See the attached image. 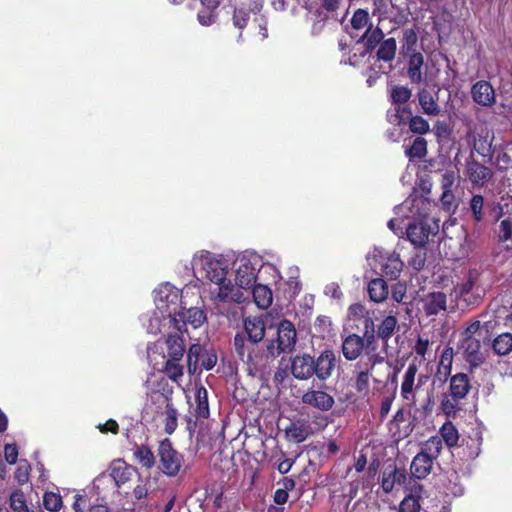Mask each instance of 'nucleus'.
I'll use <instances>...</instances> for the list:
<instances>
[{"label": "nucleus", "instance_id": "obj_1", "mask_svg": "<svg viewBox=\"0 0 512 512\" xmlns=\"http://www.w3.org/2000/svg\"><path fill=\"white\" fill-rule=\"evenodd\" d=\"M472 390L471 379L465 373L450 377L449 390L441 395L440 409L447 418L455 419L465 411L468 395Z\"/></svg>", "mask_w": 512, "mask_h": 512}, {"label": "nucleus", "instance_id": "obj_2", "mask_svg": "<svg viewBox=\"0 0 512 512\" xmlns=\"http://www.w3.org/2000/svg\"><path fill=\"white\" fill-rule=\"evenodd\" d=\"M233 346L238 358L247 365L249 371L266 368L271 363L267 345L260 349V343L247 338L245 334L237 333Z\"/></svg>", "mask_w": 512, "mask_h": 512}, {"label": "nucleus", "instance_id": "obj_3", "mask_svg": "<svg viewBox=\"0 0 512 512\" xmlns=\"http://www.w3.org/2000/svg\"><path fill=\"white\" fill-rule=\"evenodd\" d=\"M297 343V331L295 325L287 320L282 319L277 324L276 338L267 340V355L273 362L281 354H290L294 351Z\"/></svg>", "mask_w": 512, "mask_h": 512}, {"label": "nucleus", "instance_id": "obj_4", "mask_svg": "<svg viewBox=\"0 0 512 512\" xmlns=\"http://www.w3.org/2000/svg\"><path fill=\"white\" fill-rule=\"evenodd\" d=\"M180 291L169 283L162 285L155 295V303L158 310L162 314H166L172 318L175 328L181 332V327L178 326V318L180 310H185L181 299Z\"/></svg>", "mask_w": 512, "mask_h": 512}, {"label": "nucleus", "instance_id": "obj_5", "mask_svg": "<svg viewBox=\"0 0 512 512\" xmlns=\"http://www.w3.org/2000/svg\"><path fill=\"white\" fill-rule=\"evenodd\" d=\"M158 456L161 463V470L167 476H176L182 465V455L173 448L170 439L165 438L158 446Z\"/></svg>", "mask_w": 512, "mask_h": 512}, {"label": "nucleus", "instance_id": "obj_6", "mask_svg": "<svg viewBox=\"0 0 512 512\" xmlns=\"http://www.w3.org/2000/svg\"><path fill=\"white\" fill-rule=\"evenodd\" d=\"M465 175L474 187L483 188L492 180L494 172L492 168L476 160L472 150L465 161Z\"/></svg>", "mask_w": 512, "mask_h": 512}, {"label": "nucleus", "instance_id": "obj_7", "mask_svg": "<svg viewBox=\"0 0 512 512\" xmlns=\"http://www.w3.org/2000/svg\"><path fill=\"white\" fill-rule=\"evenodd\" d=\"M494 324L492 321L481 322L479 319H471L466 328L461 332V337L478 339L481 344H489L492 338Z\"/></svg>", "mask_w": 512, "mask_h": 512}, {"label": "nucleus", "instance_id": "obj_8", "mask_svg": "<svg viewBox=\"0 0 512 512\" xmlns=\"http://www.w3.org/2000/svg\"><path fill=\"white\" fill-rule=\"evenodd\" d=\"M314 357L308 353L297 354L290 359V372L298 380H308L314 376Z\"/></svg>", "mask_w": 512, "mask_h": 512}, {"label": "nucleus", "instance_id": "obj_9", "mask_svg": "<svg viewBox=\"0 0 512 512\" xmlns=\"http://www.w3.org/2000/svg\"><path fill=\"white\" fill-rule=\"evenodd\" d=\"M438 231H432L431 226L426 221H418L410 223L406 229L407 239L415 248H425L430 235H434Z\"/></svg>", "mask_w": 512, "mask_h": 512}, {"label": "nucleus", "instance_id": "obj_10", "mask_svg": "<svg viewBox=\"0 0 512 512\" xmlns=\"http://www.w3.org/2000/svg\"><path fill=\"white\" fill-rule=\"evenodd\" d=\"M336 363V353L330 349L323 350L316 359L314 358V376L320 381H326L332 376Z\"/></svg>", "mask_w": 512, "mask_h": 512}, {"label": "nucleus", "instance_id": "obj_11", "mask_svg": "<svg viewBox=\"0 0 512 512\" xmlns=\"http://www.w3.org/2000/svg\"><path fill=\"white\" fill-rule=\"evenodd\" d=\"M301 402L322 412L329 411L335 404V400L332 395L325 391L314 389L307 390L302 395Z\"/></svg>", "mask_w": 512, "mask_h": 512}, {"label": "nucleus", "instance_id": "obj_12", "mask_svg": "<svg viewBox=\"0 0 512 512\" xmlns=\"http://www.w3.org/2000/svg\"><path fill=\"white\" fill-rule=\"evenodd\" d=\"M461 348L463 349L464 359L471 367H478L485 361L482 352V344L478 339H469L461 337Z\"/></svg>", "mask_w": 512, "mask_h": 512}, {"label": "nucleus", "instance_id": "obj_13", "mask_svg": "<svg viewBox=\"0 0 512 512\" xmlns=\"http://www.w3.org/2000/svg\"><path fill=\"white\" fill-rule=\"evenodd\" d=\"M417 372L418 366L416 363H410L404 372L400 386V393L403 400L410 401L412 403H415V390L419 388L416 383Z\"/></svg>", "mask_w": 512, "mask_h": 512}, {"label": "nucleus", "instance_id": "obj_14", "mask_svg": "<svg viewBox=\"0 0 512 512\" xmlns=\"http://www.w3.org/2000/svg\"><path fill=\"white\" fill-rule=\"evenodd\" d=\"M288 439L295 443L304 442L309 436L314 434V430L309 420L298 418L293 420L285 429Z\"/></svg>", "mask_w": 512, "mask_h": 512}, {"label": "nucleus", "instance_id": "obj_15", "mask_svg": "<svg viewBox=\"0 0 512 512\" xmlns=\"http://www.w3.org/2000/svg\"><path fill=\"white\" fill-rule=\"evenodd\" d=\"M473 100L481 106H491L495 103V92L490 82L480 80L471 88Z\"/></svg>", "mask_w": 512, "mask_h": 512}, {"label": "nucleus", "instance_id": "obj_16", "mask_svg": "<svg viewBox=\"0 0 512 512\" xmlns=\"http://www.w3.org/2000/svg\"><path fill=\"white\" fill-rule=\"evenodd\" d=\"M406 479L407 474L405 469H399L396 465H388L383 471L381 482L382 489L384 492L390 493L394 489L395 484H405Z\"/></svg>", "mask_w": 512, "mask_h": 512}, {"label": "nucleus", "instance_id": "obj_17", "mask_svg": "<svg viewBox=\"0 0 512 512\" xmlns=\"http://www.w3.org/2000/svg\"><path fill=\"white\" fill-rule=\"evenodd\" d=\"M216 285L218 286V292L215 295V300L219 302H243V293L240 288L235 287L227 277H225V280L217 282Z\"/></svg>", "mask_w": 512, "mask_h": 512}, {"label": "nucleus", "instance_id": "obj_18", "mask_svg": "<svg viewBox=\"0 0 512 512\" xmlns=\"http://www.w3.org/2000/svg\"><path fill=\"white\" fill-rule=\"evenodd\" d=\"M342 353L346 360L354 361L359 358L364 348V338L353 333L344 338L342 342Z\"/></svg>", "mask_w": 512, "mask_h": 512}, {"label": "nucleus", "instance_id": "obj_19", "mask_svg": "<svg viewBox=\"0 0 512 512\" xmlns=\"http://www.w3.org/2000/svg\"><path fill=\"white\" fill-rule=\"evenodd\" d=\"M177 318L178 326L181 327V329L187 324H190L193 328H198L207 320L205 311L199 307L180 310Z\"/></svg>", "mask_w": 512, "mask_h": 512}, {"label": "nucleus", "instance_id": "obj_20", "mask_svg": "<svg viewBox=\"0 0 512 512\" xmlns=\"http://www.w3.org/2000/svg\"><path fill=\"white\" fill-rule=\"evenodd\" d=\"M244 332L247 338L261 343L265 337L266 324L262 317H247L243 322Z\"/></svg>", "mask_w": 512, "mask_h": 512}, {"label": "nucleus", "instance_id": "obj_21", "mask_svg": "<svg viewBox=\"0 0 512 512\" xmlns=\"http://www.w3.org/2000/svg\"><path fill=\"white\" fill-rule=\"evenodd\" d=\"M235 281L239 288L251 289L256 282L255 267L249 261L241 263L236 270Z\"/></svg>", "mask_w": 512, "mask_h": 512}, {"label": "nucleus", "instance_id": "obj_22", "mask_svg": "<svg viewBox=\"0 0 512 512\" xmlns=\"http://www.w3.org/2000/svg\"><path fill=\"white\" fill-rule=\"evenodd\" d=\"M434 459L430 458L424 453L419 452L412 460L410 471L412 476L417 479L426 478L433 467Z\"/></svg>", "mask_w": 512, "mask_h": 512}, {"label": "nucleus", "instance_id": "obj_23", "mask_svg": "<svg viewBox=\"0 0 512 512\" xmlns=\"http://www.w3.org/2000/svg\"><path fill=\"white\" fill-rule=\"evenodd\" d=\"M447 307V297L444 292H431L427 295L424 302V311L426 315H437L440 311H445Z\"/></svg>", "mask_w": 512, "mask_h": 512}, {"label": "nucleus", "instance_id": "obj_24", "mask_svg": "<svg viewBox=\"0 0 512 512\" xmlns=\"http://www.w3.org/2000/svg\"><path fill=\"white\" fill-rule=\"evenodd\" d=\"M133 471V466L119 459L112 463L110 476L114 480L116 487H120L131 479Z\"/></svg>", "mask_w": 512, "mask_h": 512}, {"label": "nucleus", "instance_id": "obj_25", "mask_svg": "<svg viewBox=\"0 0 512 512\" xmlns=\"http://www.w3.org/2000/svg\"><path fill=\"white\" fill-rule=\"evenodd\" d=\"M167 346V357L173 360H183L185 355V343L183 337L178 334H169L165 340Z\"/></svg>", "mask_w": 512, "mask_h": 512}, {"label": "nucleus", "instance_id": "obj_26", "mask_svg": "<svg viewBox=\"0 0 512 512\" xmlns=\"http://www.w3.org/2000/svg\"><path fill=\"white\" fill-rule=\"evenodd\" d=\"M203 269L206 273V278L213 283L225 280L228 270L223 262L216 259H206L203 264Z\"/></svg>", "mask_w": 512, "mask_h": 512}, {"label": "nucleus", "instance_id": "obj_27", "mask_svg": "<svg viewBox=\"0 0 512 512\" xmlns=\"http://www.w3.org/2000/svg\"><path fill=\"white\" fill-rule=\"evenodd\" d=\"M481 441L479 438L466 437L463 438L461 444L458 446V456L464 460H474L480 453Z\"/></svg>", "mask_w": 512, "mask_h": 512}, {"label": "nucleus", "instance_id": "obj_28", "mask_svg": "<svg viewBox=\"0 0 512 512\" xmlns=\"http://www.w3.org/2000/svg\"><path fill=\"white\" fill-rule=\"evenodd\" d=\"M132 451L134 461L141 467L150 470L155 466L156 457L149 446L144 444H135Z\"/></svg>", "mask_w": 512, "mask_h": 512}, {"label": "nucleus", "instance_id": "obj_29", "mask_svg": "<svg viewBox=\"0 0 512 512\" xmlns=\"http://www.w3.org/2000/svg\"><path fill=\"white\" fill-rule=\"evenodd\" d=\"M408 57L407 76L411 83L419 84L423 81L422 67L424 65V57L422 53H412Z\"/></svg>", "mask_w": 512, "mask_h": 512}, {"label": "nucleus", "instance_id": "obj_30", "mask_svg": "<svg viewBox=\"0 0 512 512\" xmlns=\"http://www.w3.org/2000/svg\"><path fill=\"white\" fill-rule=\"evenodd\" d=\"M162 397L165 402L164 431L171 435L178 426V411L173 405L172 399L168 394H163Z\"/></svg>", "mask_w": 512, "mask_h": 512}, {"label": "nucleus", "instance_id": "obj_31", "mask_svg": "<svg viewBox=\"0 0 512 512\" xmlns=\"http://www.w3.org/2000/svg\"><path fill=\"white\" fill-rule=\"evenodd\" d=\"M398 329L399 325L396 316L388 315L378 324L376 330L377 337L381 339L383 344L386 346L388 344V340Z\"/></svg>", "mask_w": 512, "mask_h": 512}, {"label": "nucleus", "instance_id": "obj_32", "mask_svg": "<svg viewBox=\"0 0 512 512\" xmlns=\"http://www.w3.org/2000/svg\"><path fill=\"white\" fill-rule=\"evenodd\" d=\"M367 290L371 301L375 303L383 302L389 294L388 285L382 278L372 279L368 283Z\"/></svg>", "mask_w": 512, "mask_h": 512}, {"label": "nucleus", "instance_id": "obj_33", "mask_svg": "<svg viewBox=\"0 0 512 512\" xmlns=\"http://www.w3.org/2000/svg\"><path fill=\"white\" fill-rule=\"evenodd\" d=\"M384 32L378 26L373 27L372 24H369L365 33L362 36V40L364 41L365 49L367 52H372L377 46H379L384 39Z\"/></svg>", "mask_w": 512, "mask_h": 512}, {"label": "nucleus", "instance_id": "obj_34", "mask_svg": "<svg viewBox=\"0 0 512 512\" xmlns=\"http://www.w3.org/2000/svg\"><path fill=\"white\" fill-rule=\"evenodd\" d=\"M251 289L253 300L257 307L260 309H267L270 307L273 301V294L268 286L262 284H254Z\"/></svg>", "mask_w": 512, "mask_h": 512}, {"label": "nucleus", "instance_id": "obj_35", "mask_svg": "<svg viewBox=\"0 0 512 512\" xmlns=\"http://www.w3.org/2000/svg\"><path fill=\"white\" fill-rule=\"evenodd\" d=\"M491 345L494 353L498 356H507L512 352V333L503 332L497 335Z\"/></svg>", "mask_w": 512, "mask_h": 512}, {"label": "nucleus", "instance_id": "obj_36", "mask_svg": "<svg viewBox=\"0 0 512 512\" xmlns=\"http://www.w3.org/2000/svg\"><path fill=\"white\" fill-rule=\"evenodd\" d=\"M403 268V262L399 255L392 254L381 265V271L390 280H395L399 277Z\"/></svg>", "mask_w": 512, "mask_h": 512}, {"label": "nucleus", "instance_id": "obj_37", "mask_svg": "<svg viewBox=\"0 0 512 512\" xmlns=\"http://www.w3.org/2000/svg\"><path fill=\"white\" fill-rule=\"evenodd\" d=\"M419 104L424 114L428 116H437L440 113V107L435 101L433 95L426 89L418 92Z\"/></svg>", "mask_w": 512, "mask_h": 512}, {"label": "nucleus", "instance_id": "obj_38", "mask_svg": "<svg viewBox=\"0 0 512 512\" xmlns=\"http://www.w3.org/2000/svg\"><path fill=\"white\" fill-rule=\"evenodd\" d=\"M195 401V416L197 418L207 419L210 415V410L208 403V391L204 386H200L196 389Z\"/></svg>", "mask_w": 512, "mask_h": 512}, {"label": "nucleus", "instance_id": "obj_39", "mask_svg": "<svg viewBox=\"0 0 512 512\" xmlns=\"http://www.w3.org/2000/svg\"><path fill=\"white\" fill-rule=\"evenodd\" d=\"M279 485H281V488H278L273 495V500L277 505H283L288 500V492L292 491L295 486L296 482L293 478L290 477H283L279 482Z\"/></svg>", "mask_w": 512, "mask_h": 512}, {"label": "nucleus", "instance_id": "obj_40", "mask_svg": "<svg viewBox=\"0 0 512 512\" xmlns=\"http://www.w3.org/2000/svg\"><path fill=\"white\" fill-rule=\"evenodd\" d=\"M438 437L442 438V443L444 442L447 447L452 448L457 446L459 433L455 425L448 421L445 422L439 429Z\"/></svg>", "mask_w": 512, "mask_h": 512}, {"label": "nucleus", "instance_id": "obj_41", "mask_svg": "<svg viewBox=\"0 0 512 512\" xmlns=\"http://www.w3.org/2000/svg\"><path fill=\"white\" fill-rule=\"evenodd\" d=\"M397 42L393 37L385 39L377 50V59L384 62H391L396 55Z\"/></svg>", "mask_w": 512, "mask_h": 512}, {"label": "nucleus", "instance_id": "obj_42", "mask_svg": "<svg viewBox=\"0 0 512 512\" xmlns=\"http://www.w3.org/2000/svg\"><path fill=\"white\" fill-rule=\"evenodd\" d=\"M418 42V36L414 29H405L403 31V38L401 42V54L404 57L412 55V53H418L416 51Z\"/></svg>", "mask_w": 512, "mask_h": 512}, {"label": "nucleus", "instance_id": "obj_43", "mask_svg": "<svg viewBox=\"0 0 512 512\" xmlns=\"http://www.w3.org/2000/svg\"><path fill=\"white\" fill-rule=\"evenodd\" d=\"M427 152V141L421 136L416 137L412 144L405 149V155L409 160L423 159Z\"/></svg>", "mask_w": 512, "mask_h": 512}, {"label": "nucleus", "instance_id": "obj_44", "mask_svg": "<svg viewBox=\"0 0 512 512\" xmlns=\"http://www.w3.org/2000/svg\"><path fill=\"white\" fill-rule=\"evenodd\" d=\"M442 448V438L434 435L421 444L420 452L435 460L441 454Z\"/></svg>", "mask_w": 512, "mask_h": 512}, {"label": "nucleus", "instance_id": "obj_45", "mask_svg": "<svg viewBox=\"0 0 512 512\" xmlns=\"http://www.w3.org/2000/svg\"><path fill=\"white\" fill-rule=\"evenodd\" d=\"M364 335L362 338H364V348L367 351V353L375 352L377 350L376 345V336H375V329H374V322L372 318L365 317L364 320Z\"/></svg>", "mask_w": 512, "mask_h": 512}, {"label": "nucleus", "instance_id": "obj_46", "mask_svg": "<svg viewBox=\"0 0 512 512\" xmlns=\"http://www.w3.org/2000/svg\"><path fill=\"white\" fill-rule=\"evenodd\" d=\"M469 210L472 218L476 223H480L485 219V199L480 194H475L469 201Z\"/></svg>", "mask_w": 512, "mask_h": 512}, {"label": "nucleus", "instance_id": "obj_47", "mask_svg": "<svg viewBox=\"0 0 512 512\" xmlns=\"http://www.w3.org/2000/svg\"><path fill=\"white\" fill-rule=\"evenodd\" d=\"M181 362L180 360L167 359L162 368V372L172 381L178 382L184 375V365L181 364Z\"/></svg>", "mask_w": 512, "mask_h": 512}, {"label": "nucleus", "instance_id": "obj_48", "mask_svg": "<svg viewBox=\"0 0 512 512\" xmlns=\"http://www.w3.org/2000/svg\"><path fill=\"white\" fill-rule=\"evenodd\" d=\"M473 150H475L485 161L490 162L493 157L492 140L488 136L474 139Z\"/></svg>", "mask_w": 512, "mask_h": 512}, {"label": "nucleus", "instance_id": "obj_49", "mask_svg": "<svg viewBox=\"0 0 512 512\" xmlns=\"http://www.w3.org/2000/svg\"><path fill=\"white\" fill-rule=\"evenodd\" d=\"M9 506L13 512H34L29 509L25 494L20 489H16L11 492L9 497Z\"/></svg>", "mask_w": 512, "mask_h": 512}, {"label": "nucleus", "instance_id": "obj_50", "mask_svg": "<svg viewBox=\"0 0 512 512\" xmlns=\"http://www.w3.org/2000/svg\"><path fill=\"white\" fill-rule=\"evenodd\" d=\"M411 96V89L402 85L393 86L390 92V100L394 105L406 104L410 100Z\"/></svg>", "mask_w": 512, "mask_h": 512}, {"label": "nucleus", "instance_id": "obj_51", "mask_svg": "<svg viewBox=\"0 0 512 512\" xmlns=\"http://www.w3.org/2000/svg\"><path fill=\"white\" fill-rule=\"evenodd\" d=\"M386 378L384 380V386L392 390V394H396L398 384V369L392 368L390 363H385ZM375 383H382L383 380L377 377L373 378Z\"/></svg>", "mask_w": 512, "mask_h": 512}, {"label": "nucleus", "instance_id": "obj_52", "mask_svg": "<svg viewBox=\"0 0 512 512\" xmlns=\"http://www.w3.org/2000/svg\"><path fill=\"white\" fill-rule=\"evenodd\" d=\"M204 352L203 347L200 344H192L189 347L187 353V365L189 373H195L198 368V363Z\"/></svg>", "mask_w": 512, "mask_h": 512}, {"label": "nucleus", "instance_id": "obj_53", "mask_svg": "<svg viewBox=\"0 0 512 512\" xmlns=\"http://www.w3.org/2000/svg\"><path fill=\"white\" fill-rule=\"evenodd\" d=\"M63 502L60 494L47 491L43 495V506L46 510L57 512L62 508Z\"/></svg>", "mask_w": 512, "mask_h": 512}, {"label": "nucleus", "instance_id": "obj_54", "mask_svg": "<svg viewBox=\"0 0 512 512\" xmlns=\"http://www.w3.org/2000/svg\"><path fill=\"white\" fill-rule=\"evenodd\" d=\"M407 124L410 131L414 134L423 135L430 131L428 121L419 115L412 116Z\"/></svg>", "mask_w": 512, "mask_h": 512}, {"label": "nucleus", "instance_id": "obj_55", "mask_svg": "<svg viewBox=\"0 0 512 512\" xmlns=\"http://www.w3.org/2000/svg\"><path fill=\"white\" fill-rule=\"evenodd\" d=\"M372 371L366 369L364 371H359L354 379L353 387L358 393H367L369 389L370 377L372 376Z\"/></svg>", "mask_w": 512, "mask_h": 512}, {"label": "nucleus", "instance_id": "obj_56", "mask_svg": "<svg viewBox=\"0 0 512 512\" xmlns=\"http://www.w3.org/2000/svg\"><path fill=\"white\" fill-rule=\"evenodd\" d=\"M412 116V109L409 105H396L394 119H391L390 122L397 125L407 124Z\"/></svg>", "mask_w": 512, "mask_h": 512}, {"label": "nucleus", "instance_id": "obj_57", "mask_svg": "<svg viewBox=\"0 0 512 512\" xmlns=\"http://www.w3.org/2000/svg\"><path fill=\"white\" fill-rule=\"evenodd\" d=\"M31 466L27 460H21L15 470L14 477L19 485H24L29 481Z\"/></svg>", "mask_w": 512, "mask_h": 512}, {"label": "nucleus", "instance_id": "obj_58", "mask_svg": "<svg viewBox=\"0 0 512 512\" xmlns=\"http://www.w3.org/2000/svg\"><path fill=\"white\" fill-rule=\"evenodd\" d=\"M426 247L425 248H415V251L411 258L409 259V265L416 271H420L424 268L426 263Z\"/></svg>", "mask_w": 512, "mask_h": 512}, {"label": "nucleus", "instance_id": "obj_59", "mask_svg": "<svg viewBox=\"0 0 512 512\" xmlns=\"http://www.w3.org/2000/svg\"><path fill=\"white\" fill-rule=\"evenodd\" d=\"M351 26L355 30H360L365 27L369 22V13L367 10L359 8L355 10L351 18Z\"/></svg>", "mask_w": 512, "mask_h": 512}, {"label": "nucleus", "instance_id": "obj_60", "mask_svg": "<svg viewBox=\"0 0 512 512\" xmlns=\"http://www.w3.org/2000/svg\"><path fill=\"white\" fill-rule=\"evenodd\" d=\"M399 512H420L419 499L414 495H407L400 503Z\"/></svg>", "mask_w": 512, "mask_h": 512}, {"label": "nucleus", "instance_id": "obj_61", "mask_svg": "<svg viewBox=\"0 0 512 512\" xmlns=\"http://www.w3.org/2000/svg\"><path fill=\"white\" fill-rule=\"evenodd\" d=\"M372 15L378 16V24L388 18V5L386 0H373Z\"/></svg>", "mask_w": 512, "mask_h": 512}, {"label": "nucleus", "instance_id": "obj_62", "mask_svg": "<svg viewBox=\"0 0 512 512\" xmlns=\"http://www.w3.org/2000/svg\"><path fill=\"white\" fill-rule=\"evenodd\" d=\"M199 362L201 368L211 370L217 363V354L213 350H204Z\"/></svg>", "mask_w": 512, "mask_h": 512}, {"label": "nucleus", "instance_id": "obj_63", "mask_svg": "<svg viewBox=\"0 0 512 512\" xmlns=\"http://www.w3.org/2000/svg\"><path fill=\"white\" fill-rule=\"evenodd\" d=\"M249 21V12L243 8H235L233 12V24L239 28L243 29L247 26Z\"/></svg>", "mask_w": 512, "mask_h": 512}, {"label": "nucleus", "instance_id": "obj_64", "mask_svg": "<svg viewBox=\"0 0 512 512\" xmlns=\"http://www.w3.org/2000/svg\"><path fill=\"white\" fill-rule=\"evenodd\" d=\"M512 237V221L503 219L500 223L499 241L506 242Z\"/></svg>", "mask_w": 512, "mask_h": 512}]
</instances>
